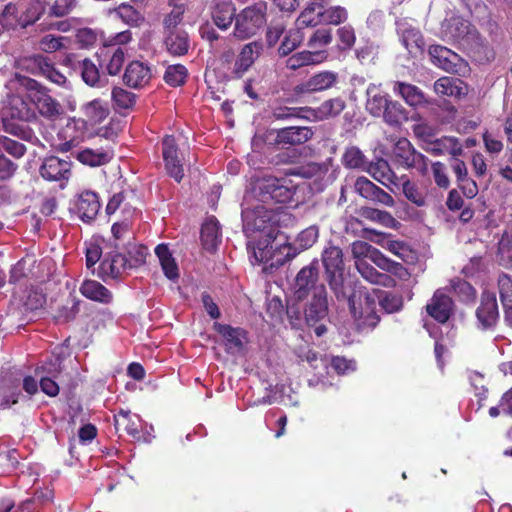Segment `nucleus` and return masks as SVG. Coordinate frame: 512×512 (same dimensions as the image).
Instances as JSON below:
<instances>
[{
  "label": "nucleus",
  "instance_id": "obj_1",
  "mask_svg": "<svg viewBox=\"0 0 512 512\" xmlns=\"http://www.w3.org/2000/svg\"><path fill=\"white\" fill-rule=\"evenodd\" d=\"M322 263L325 268L327 282L338 300L348 301L350 311L354 317H361L362 312L358 311L355 305V295L348 296L344 286V263L342 250L329 244L322 252Z\"/></svg>",
  "mask_w": 512,
  "mask_h": 512
},
{
  "label": "nucleus",
  "instance_id": "obj_2",
  "mask_svg": "<svg viewBox=\"0 0 512 512\" xmlns=\"http://www.w3.org/2000/svg\"><path fill=\"white\" fill-rule=\"evenodd\" d=\"M440 35L447 42H455L463 48L479 53L483 51L487 42L471 23L461 17L453 16L445 19L441 24Z\"/></svg>",
  "mask_w": 512,
  "mask_h": 512
},
{
  "label": "nucleus",
  "instance_id": "obj_3",
  "mask_svg": "<svg viewBox=\"0 0 512 512\" xmlns=\"http://www.w3.org/2000/svg\"><path fill=\"white\" fill-rule=\"evenodd\" d=\"M251 197L252 195L246 194L242 204L244 232L247 235L255 232H266L269 237H272L274 230L271 228V223L276 221V214L260 202L250 204Z\"/></svg>",
  "mask_w": 512,
  "mask_h": 512
},
{
  "label": "nucleus",
  "instance_id": "obj_4",
  "mask_svg": "<svg viewBox=\"0 0 512 512\" xmlns=\"http://www.w3.org/2000/svg\"><path fill=\"white\" fill-rule=\"evenodd\" d=\"M19 82L26 89L28 100L42 117L55 121L62 115L61 104L48 93L44 86L27 77H19Z\"/></svg>",
  "mask_w": 512,
  "mask_h": 512
},
{
  "label": "nucleus",
  "instance_id": "obj_5",
  "mask_svg": "<svg viewBox=\"0 0 512 512\" xmlns=\"http://www.w3.org/2000/svg\"><path fill=\"white\" fill-rule=\"evenodd\" d=\"M266 4L256 3L246 7L235 17L234 36L240 40L250 38L265 25Z\"/></svg>",
  "mask_w": 512,
  "mask_h": 512
},
{
  "label": "nucleus",
  "instance_id": "obj_6",
  "mask_svg": "<svg viewBox=\"0 0 512 512\" xmlns=\"http://www.w3.org/2000/svg\"><path fill=\"white\" fill-rule=\"evenodd\" d=\"M392 159L405 169H415L422 175L428 172L429 159L418 152L407 138H399L394 143Z\"/></svg>",
  "mask_w": 512,
  "mask_h": 512
},
{
  "label": "nucleus",
  "instance_id": "obj_7",
  "mask_svg": "<svg viewBox=\"0 0 512 512\" xmlns=\"http://www.w3.org/2000/svg\"><path fill=\"white\" fill-rule=\"evenodd\" d=\"M258 189L262 204L269 200L284 203L292 197L290 188L283 184L281 179L273 176H265L258 183Z\"/></svg>",
  "mask_w": 512,
  "mask_h": 512
},
{
  "label": "nucleus",
  "instance_id": "obj_8",
  "mask_svg": "<svg viewBox=\"0 0 512 512\" xmlns=\"http://www.w3.org/2000/svg\"><path fill=\"white\" fill-rule=\"evenodd\" d=\"M328 315L327 291L323 284L314 288L312 299L305 309V319L308 325L314 326Z\"/></svg>",
  "mask_w": 512,
  "mask_h": 512
},
{
  "label": "nucleus",
  "instance_id": "obj_9",
  "mask_svg": "<svg viewBox=\"0 0 512 512\" xmlns=\"http://www.w3.org/2000/svg\"><path fill=\"white\" fill-rule=\"evenodd\" d=\"M162 154L167 174L180 182L184 177L182 163L178 157V148L173 136L167 135L162 141Z\"/></svg>",
  "mask_w": 512,
  "mask_h": 512
},
{
  "label": "nucleus",
  "instance_id": "obj_10",
  "mask_svg": "<svg viewBox=\"0 0 512 512\" xmlns=\"http://www.w3.org/2000/svg\"><path fill=\"white\" fill-rule=\"evenodd\" d=\"M70 171L71 163L55 156L45 158L39 168L41 177L51 182L67 181L70 177Z\"/></svg>",
  "mask_w": 512,
  "mask_h": 512
},
{
  "label": "nucleus",
  "instance_id": "obj_11",
  "mask_svg": "<svg viewBox=\"0 0 512 512\" xmlns=\"http://www.w3.org/2000/svg\"><path fill=\"white\" fill-rule=\"evenodd\" d=\"M427 313L439 323H445L453 312V301L443 289H438L426 305Z\"/></svg>",
  "mask_w": 512,
  "mask_h": 512
},
{
  "label": "nucleus",
  "instance_id": "obj_12",
  "mask_svg": "<svg viewBox=\"0 0 512 512\" xmlns=\"http://www.w3.org/2000/svg\"><path fill=\"white\" fill-rule=\"evenodd\" d=\"M478 325L482 329L493 327L499 317L497 300L494 293L484 292L481 296V303L476 310Z\"/></svg>",
  "mask_w": 512,
  "mask_h": 512
},
{
  "label": "nucleus",
  "instance_id": "obj_13",
  "mask_svg": "<svg viewBox=\"0 0 512 512\" xmlns=\"http://www.w3.org/2000/svg\"><path fill=\"white\" fill-rule=\"evenodd\" d=\"M122 250H113L105 256L99 266V276L102 279L118 278L129 267L128 259L122 254Z\"/></svg>",
  "mask_w": 512,
  "mask_h": 512
},
{
  "label": "nucleus",
  "instance_id": "obj_14",
  "mask_svg": "<svg viewBox=\"0 0 512 512\" xmlns=\"http://www.w3.org/2000/svg\"><path fill=\"white\" fill-rule=\"evenodd\" d=\"M429 56L436 66L450 73L457 72L462 65V59L457 53L441 45H431Z\"/></svg>",
  "mask_w": 512,
  "mask_h": 512
},
{
  "label": "nucleus",
  "instance_id": "obj_15",
  "mask_svg": "<svg viewBox=\"0 0 512 512\" xmlns=\"http://www.w3.org/2000/svg\"><path fill=\"white\" fill-rule=\"evenodd\" d=\"M152 77L151 68L147 63L132 61L125 69L123 80L131 88H142L146 86Z\"/></svg>",
  "mask_w": 512,
  "mask_h": 512
},
{
  "label": "nucleus",
  "instance_id": "obj_16",
  "mask_svg": "<svg viewBox=\"0 0 512 512\" xmlns=\"http://www.w3.org/2000/svg\"><path fill=\"white\" fill-rule=\"evenodd\" d=\"M313 136L309 127L292 126L275 131L274 143L277 145H299L305 143Z\"/></svg>",
  "mask_w": 512,
  "mask_h": 512
},
{
  "label": "nucleus",
  "instance_id": "obj_17",
  "mask_svg": "<svg viewBox=\"0 0 512 512\" xmlns=\"http://www.w3.org/2000/svg\"><path fill=\"white\" fill-rule=\"evenodd\" d=\"M261 50L262 45L255 41L244 45L233 64L232 75L241 78L259 57Z\"/></svg>",
  "mask_w": 512,
  "mask_h": 512
},
{
  "label": "nucleus",
  "instance_id": "obj_18",
  "mask_svg": "<svg viewBox=\"0 0 512 512\" xmlns=\"http://www.w3.org/2000/svg\"><path fill=\"white\" fill-rule=\"evenodd\" d=\"M339 75L334 71L324 70L313 74L300 85L303 93H313L328 90L338 83Z\"/></svg>",
  "mask_w": 512,
  "mask_h": 512
},
{
  "label": "nucleus",
  "instance_id": "obj_19",
  "mask_svg": "<svg viewBox=\"0 0 512 512\" xmlns=\"http://www.w3.org/2000/svg\"><path fill=\"white\" fill-rule=\"evenodd\" d=\"M210 11L214 24L221 30H227L237 16L232 0H212Z\"/></svg>",
  "mask_w": 512,
  "mask_h": 512
},
{
  "label": "nucleus",
  "instance_id": "obj_20",
  "mask_svg": "<svg viewBox=\"0 0 512 512\" xmlns=\"http://www.w3.org/2000/svg\"><path fill=\"white\" fill-rule=\"evenodd\" d=\"M27 96L11 95L8 99L6 107L7 114L20 121L30 122L36 120L37 114L35 109L31 106V102L27 101Z\"/></svg>",
  "mask_w": 512,
  "mask_h": 512
},
{
  "label": "nucleus",
  "instance_id": "obj_21",
  "mask_svg": "<svg viewBox=\"0 0 512 512\" xmlns=\"http://www.w3.org/2000/svg\"><path fill=\"white\" fill-rule=\"evenodd\" d=\"M318 280V269L314 264L303 267L297 274L295 280V296L298 300L306 298L309 292L318 287L316 282Z\"/></svg>",
  "mask_w": 512,
  "mask_h": 512
},
{
  "label": "nucleus",
  "instance_id": "obj_22",
  "mask_svg": "<svg viewBox=\"0 0 512 512\" xmlns=\"http://www.w3.org/2000/svg\"><path fill=\"white\" fill-rule=\"evenodd\" d=\"M424 149L428 153L435 156H440L448 153L452 157H459L463 153V147L459 139L451 136H443L441 138L427 141V144L424 146Z\"/></svg>",
  "mask_w": 512,
  "mask_h": 512
},
{
  "label": "nucleus",
  "instance_id": "obj_23",
  "mask_svg": "<svg viewBox=\"0 0 512 512\" xmlns=\"http://www.w3.org/2000/svg\"><path fill=\"white\" fill-rule=\"evenodd\" d=\"M397 32L400 40L409 53H417L424 45L421 32L407 21L397 22Z\"/></svg>",
  "mask_w": 512,
  "mask_h": 512
},
{
  "label": "nucleus",
  "instance_id": "obj_24",
  "mask_svg": "<svg viewBox=\"0 0 512 512\" xmlns=\"http://www.w3.org/2000/svg\"><path fill=\"white\" fill-rule=\"evenodd\" d=\"M325 50L308 51L304 50L289 56L286 60V67L290 70H297L304 66L317 65L327 59Z\"/></svg>",
  "mask_w": 512,
  "mask_h": 512
},
{
  "label": "nucleus",
  "instance_id": "obj_25",
  "mask_svg": "<svg viewBox=\"0 0 512 512\" xmlns=\"http://www.w3.org/2000/svg\"><path fill=\"white\" fill-rule=\"evenodd\" d=\"M214 329L222 336L228 352L240 351L246 339L245 331L230 325L214 323Z\"/></svg>",
  "mask_w": 512,
  "mask_h": 512
},
{
  "label": "nucleus",
  "instance_id": "obj_26",
  "mask_svg": "<svg viewBox=\"0 0 512 512\" xmlns=\"http://www.w3.org/2000/svg\"><path fill=\"white\" fill-rule=\"evenodd\" d=\"M355 266L360 275L371 284L384 287H394L396 281L387 273L377 271L367 260L355 261Z\"/></svg>",
  "mask_w": 512,
  "mask_h": 512
},
{
  "label": "nucleus",
  "instance_id": "obj_27",
  "mask_svg": "<svg viewBox=\"0 0 512 512\" xmlns=\"http://www.w3.org/2000/svg\"><path fill=\"white\" fill-rule=\"evenodd\" d=\"M100 207L101 205L96 193L92 191H85L79 195L77 201V213L81 220L90 222L95 219Z\"/></svg>",
  "mask_w": 512,
  "mask_h": 512
},
{
  "label": "nucleus",
  "instance_id": "obj_28",
  "mask_svg": "<svg viewBox=\"0 0 512 512\" xmlns=\"http://www.w3.org/2000/svg\"><path fill=\"white\" fill-rule=\"evenodd\" d=\"M79 291L85 298L102 304H109L113 300L112 293L96 280L83 281Z\"/></svg>",
  "mask_w": 512,
  "mask_h": 512
},
{
  "label": "nucleus",
  "instance_id": "obj_29",
  "mask_svg": "<svg viewBox=\"0 0 512 512\" xmlns=\"http://www.w3.org/2000/svg\"><path fill=\"white\" fill-rule=\"evenodd\" d=\"M164 46L167 52L173 56L185 55L190 47L189 36L184 31H169L164 33Z\"/></svg>",
  "mask_w": 512,
  "mask_h": 512
},
{
  "label": "nucleus",
  "instance_id": "obj_30",
  "mask_svg": "<svg viewBox=\"0 0 512 512\" xmlns=\"http://www.w3.org/2000/svg\"><path fill=\"white\" fill-rule=\"evenodd\" d=\"M366 96V110L372 116L380 117L384 113L385 106L390 101L389 96L375 84H370L367 87Z\"/></svg>",
  "mask_w": 512,
  "mask_h": 512
},
{
  "label": "nucleus",
  "instance_id": "obj_31",
  "mask_svg": "<svg viewBox=\"0 0 512 512\" xmlns=\"http://www.w3.org/2000/svg\"><path fill=\"white\" fill-rule=\"evenodd\" d=\"M434 91L438 95L460 98L467 94L468 88L462 80L445 76L434 83Z\"/></svg>",
  "mask_w": 512,
  "mask_h": 512
},
{
  "label": "nucleus",
  "instance_id": "obj_32",
  "mask_svg": "<svg viewBox=\"0 0 512 512\" xmlns=\"http://www.w3.org/2000/svg\"><path fill=\"white\" fill-rule=\"evenodd\" d=\"M345 101L340 98H331L324 101L320 106L309 109L308 112L314 120L322 121L339 115L345 108Z\"/></svg>",
  "mask_w": 512,
  "mask_h": 512
},
{
  "label": "nucleus",
  "instance_id": "obj_33",
  "mask_svg": "<svg viewBox=\"0 0 512 512\" xmlns=\"http://www.w3.org/2000/svg\"><path fill=\"white\" fill-rule=\"evenodd\" d=\"M393 91L395 94L401 96L409 106L416 107L426 103L424 93L415 85L405 82H396Z\"/></svg>",
  "mask_w": 512,
  "mask_h": 512
},
{
  "label": "nucleus",
  "instance_id": "obj_34",
  "mask_svg": "<svg viewBox=\"0 0 512 512\" xmlns=\"http://www.w3.org/2000/svg\"><path fill=\"white\" fill-rule=\"evenodd\" d=\"M201 240L206 250H214L221 242L219 222L215 217H209L202 226Z\"/></svg>",
  "mask_w": 512,
  "mask_h": 512
},
{
  "label": "nucleus",
  "instance_id": "obj_35",
  "mask_svg": "<svg viewBox=\"0 0 512 512\" xmlns=\"http://www.w3.org/2000/svg\"><path fill=\"white\" fill-rule=\"evenodd\" d=\"M322 6L323 3L310 1L297 18L296 24L298 28L314 27L322 24Z\"/></svg>",
  "mask_w": 512,
  "mask_h": 512
},
{
  "label": "nucleus",
  "instance_id": "obj_36",
  "mask_svg": "<svg viewBox=\"0 0 512 512\" xmlns=\"http://www.w3.org/2000/svg\"><path fill=\"white\" fill-rule=\"evenodd\" d=\"M155 254L159 259L165 276L170 280H176L179 277L178 267L168 246L166 244H159L155 248Z\"/></svg>",
  "mask_w": 512,
  "mask_h": 512
},
{
  "label": "nucleus",
  "instance_id": "obj_37",
  "mask_svg": "<svg viewBox=\"0 0 512 512\" xmlns=\"http://www.w3.org/2000/svg\"><path fill=\"white\" fill-rule=\"evenodd\" d=\"M113 157L110 150H93L90 148L81 150L77 154V159L85 165L96 167L107 164Z\"/></svg>",
  "mask_w": 512,
  "mask_h": 512
},
{
  "label": "nucleus",
  "instance_id": "obj_38",
  "mask_svg": "<svg viewBox=\"0 0 512 512\" xmlns=\"http://www.w3.org/2000/svg\"><path fill=\"white\" fill-rule=\"evenodd\" d=\"M33 64L38 69V72L48 79L50 82L55 83L59 86H65L67 83V79L65 75H63L60 71L55 69L53 64L48 62L46 58L42 56L35 57L33 60Z\"/></svg>",
  "mask_w": 512,
  "mask_h": 512
},
{
  "label": "nucleus",
  "instance_id": "obj_39",
  "mask_svg": "<svg viewBox=\"0 0 512 512\" xmlns=\"http://www.w3.org/2000/svg\"><path fill=\"white\" fill-rule=\"evenodd\" d=\"M83 81L91 87H103L107 84L106 78L100 76L97 66L90 60L84 59L80 63Z\"/></svg>",
  "mask_w": 512,
  "mask_h": 512
},
{
  "label": "nucleus",
  "instance_id": "obj_40",
  "mask_svg": "<svg viewBox=\"0 0 512 512\" xmlns=\"http://www.w3.org/2000/svg\"><path fill=\"white\" fill-rule=\"evenodd\" d=\"M111 245L115 250H122L133 240V233L128 223H114L112 228Z\"/></svg>",
  "mask_w": 512,
  "mask_h": 512
},
{
  "label": "nucleus",
  "instance_id": "obj_41",
  "mask_svg": "<svg viewBox=\"0 0 512 512\" xmlns=\"http://www.w3.org/2000/svg\"><path fill=\"white\" fill-rule=\"evenodd\" d=\"M83 112L91 124H99L108 116L109 108L107 103L95 99L83 106Z\"/></svg>",
  "mask_w": 512,
  "mask_h": 512
},
{
  "label": "nucleus",
  "instance_id": "obj_42",
  "mask_svg": "<svg viewBox=\"0 0 512 512\" xmlns=\"http://www.w3.org/2000/svg\"><path fill=\"white\" fill-rule=\"evenodd\" d=\"M364 171L368 172L376 181L382 184H385L386 181H390L393 176L388 161L383 158H379L375 162H367Z\"/></svg>",
  "mask_w": 512,
  "mask_h": 512
},
{
  "label": "nucleus",
  "instance_id": "obj_43",
  "mask_svg": "<svg viewBox=\"0 0 512 512\" xmlns=\"http://www.w3.org/2000/svg\"><path fill=\"white\" fill-rule=\"evenodd\" d=\"M369 260L373 262L377 267L388 273H392L400 277L403 275V273H406V270L402 264L390 260L376 248L374 251H372Z\"/></svg>",
  "mask_w": 512,
  "mask_h": 512
},
{
  "label": "nucleus",
  "instance_id": "obj_44",
  "mask_svg": "<svg viewBox=\"0 0 512 512\" xmlns=\"http://www.w3.org/2000/svg\"><path fill=\"white\" fill-rule=\"evenodd\" d=\"M368 233L374 234L376 238L370 237V240L376 242L381 245L383 248L387 249L391 253L395 254L399 258L403 259L407 253V249L402 242L395 240H388L386 235L375 230H366Z\"/></svg>",
  "mask_w": 512,
  "mask_h": 512
},
{
  "label": "nucleus",
  "instance_id": "obj_45",
  "mask_svg": "<svg viewBox=\"0 0 512 512\" xmlns=\"http://www.w3.org/2000/svg\"><path fill=\"white\" fill-rule=\"evenodd\" d=\"M367 162L363 152L356 146L348 147L342 156L343 165L350 169L364 170Z\"/></svg>",
  "mask_w": 512,
  "mask_h": 512
},
{
  "label": "nucleus",
  "instance_id": "obj_46",
  "mask_svg": "<svg viewBox=\"0 0 512 512\" xmlns=\"http://www.w3.org/2000/svg\"><path fill=\"white\" fill-rule=\"evenodd\" d=\"M380 117H383L384 121L391 126L399 125L407 119L403 106L392 100L385 106L384 113Z\"/></svg>",
  "mask_w": 512,
  "mask_h": 512
},
{
  "label": "nucleus",
  "instance_id": "obj_47",
  "mask_svg": "<svg viewBox=\"0 0 512 512\" xmlns=\"http://www.w3.org/2000/svg\"><path fill=\"white\" fill-rule=\"evenodd\" d=\"M22 15L17 5L8 3L0 16V23L4 29L21 28Z\"/></svg>",
  "mask_w": 512,
  "mask_h": 512
},
{
  "label": "nucleus",
  "instance_id": "obj_48",
  "mask_svg": "<svg viewBox=\"0 0 512 512\" xmlns=\"http://www.w3.org/2000/svg\"><path fill=\"white\" fill-rule=\"evenodd\" d=\"M45 12L44 4L39 0H31L25 10L21 11L22 22L21 28L35 23Z\"/></svg>",
  "mask_w": 512,
  "mask_h": 512
},
{
  "label": "nucleus",
  "instance_id": "obj_49",
  "mask_svg": "<svg viewBox=\"0 0 512 512\" xmlns=\"http://www.w3.org/2000/svg\"><path fill=\"white\" fill-rule=\"evenodd\" d=\"M361 215L365 219L379 223L389 228H394L398 224L396 219L389 212L378 210L375 208H363L361 211Z\"/></svg>",
  "mask_w": 512,
  "mask_h": 512
},
{
  "label": "nucleus",
  "instance_id": "obj_50",
  "mask_svg": "<svg viewBox=\"0 0 512 512\" xmlns=\"http://www.w3.org/2000/svg\"><path fill=\"white\" fill-rule=\"evenodd\" d=\"M122 251H126L129 255V258L127 259L130 268L137 267L145 263L146 256L148 254L147 247L136 244L132 241L130 244H127Z\"/></svg>",
  "mask_w": 512,
  "mask_h": 512
},
{
  "label": "nucleus",
  "instance_id": "obj_51",
  "mask_svg": "<svg viewBox=\"0 0 512 512\" xmlns=\"http://www.w3.org/2000/svg\"><path fill=\"white\" fill-rule=\"evenodd\" d=\"M184 12V4L174 5L171 12L163 19L164 33H168L169 31H184L183 29L178 28V25L183 20Z\"/></svg>",
  "mask_w": 512,
  "mask_h": 512
},
{
  "label": "nucleus",
  "instance_id": "obj_52",
  "mask_svg": "<svg viewBox=\"0 0 512 512\" xmlns=\"http://www.w3.org/2000/svg\"><path fill=\"white\" fill-rule=\"evenodd\" d=\"M116 14L128 25L139 26L143 21V15L129 4H121L116 10Z\"/></svg>",
  "mask_w": 512,
  "mask_h": 512
},
{
  "label": "nucleus",
  "instance_id": "obj_53",
  "mask_svg": "<svg viewBox=\"0 0 512 512\" xmlns=\"http://www.w3.org/2000/svg\"><path fill=\"white\" fill-rule=\"evenodd\" d=\"M187 69L184 65L181 64H175L170 65L167 67L165 74H164V80L167 84L177 87L182 84H184L186 78H187Z\"/></svg>",
  "mask_w": 512,
  "mask_h": 512
},
{
  "label": "nucleus",
  "instance_id": "obj_54",
  "mask_svg": "<svg viewBox=\"0 0 512 512\" xmlns=\"http://www.w3.org/2000/svg\"><path fill=\"white\" fill-rule=\"evenodd\" d=\"M322 24L338 25L347 19V11L341 6H331L325 8L322 6Z\"/></svg>",
  "mask_w": 512,
  "mask_h": 512
},
{
  "label": "nucleus",
  "instance_id": "obj_55",
  "mask_svg": "<svg viewBox=\"0 0 512 512\" xmlns=\"http://www.w3.org/2000/svg\"><path fill=\"white\" fill-rule=\"evenodd\" d=\"M0 149L16 159H20L26 153V146L6 136L0 137Z\"/></svg>",
  "mask_w": 512,
  "mask_h": 512
},
{
  "label": "nucleus",
  "instance_id": "obj_56",
  "mask_svg": "<svg viewBox=\"0 0 512 512\" xmlns=\"http://www.w3.org/2000/svg\"><path fill=\"white\" fill-rule=\"evenodd\" d=\"M319 237V228L312 225L299 233L296 244L302 250L312 247Z\"/></svg>",
  "mask_w": 512,
  "mask_h": 512
},
{
  "label": "nucleus",
  "instance_id": "obj_57",
  "mask_svg": "<svg viewBox=\"0 0 512 512\" xmlns=\"http://www.w3.org/2000/svg\"><path fill=\"white\" fill-rule=\"evenodd\" d=\"M112 100L120 109H129L135 102V95L123 88L115 87L112 90Z\"/></svg>",
  "mask_w": 512,
  "mask_h": 512
},
{
  "label": "nucleus",
  "instance_id": "obj_58",
  "mask_svg": "<svg viewBox=\"0 0 512 512\" xmlns=\"http://www.w3.org/2000/svg\"><path fill=\"white\" fill-rule=\"evenodd\" d=\"M78 0H55L50 7L48 16L64 17L69 15L77 6Z\"/></svg>",
  "mask_w": 512,
  "mask_h": 512
},
{
  "label": "nucleus",
  "instance_id": "obj_59",
  "mask_svg": "<svg viewBox=\"0 0 512 512\" xmlns=\"http://www.w3.org/2000/svg\"><path fill=\"white\" fill-rule=\"evenodd\" d=\"M332 41V34L330 29L316 30L308 41V46L314 51L321 50V48L329 45Z\"/></svg>",
  "mask_w": 512,
  "mask_h": 512
},
{
  "label": "nucleus",
  "instance_id": "obj_60",
  "mask_svg": "<svg viewBox=\"0 0 512 512\" xmlns=\"http://www.w3.org/2000/svg\"><path fill=\"white\" fill-rule=\"evenodd\" d=\"M380 306L387 313H394L399 311L403 306V299L400 295H396L390 292H385L380 298Z\"/></svg>",
  "mask_w": 512,
  "mask_h": 512
},
{
  "label": "nucleus",
  "instance_id": "obj_61",
  "mask_svg": "<svg viewBox=\"0 0 512 512\" xmlns=\"http://www.w3.org/2000/svg\"><path fill=\"white\" fill-rule=\"evenodd\" d=\"M64 40V37L47 34L39 40L38 46L44 52L53 53L63 47Z\"/></svg>",
  "mask_w": 512,
  "mask_h": 512
},
{
  "label": "nucleus",
  "instance_id": "obj_62",
  "mask_svg": "<svg viewBox=\"0 0 512 512\" xmlns=\"http://www.w3.org/2000/svg\"><path fill=\"white\" fill-rule=\"evenodd\" d=\"M375 248L364 241H355L351 245V252L355 261L370 259Z\"/></svg>",
  "mask_w": 512,
  "mask_h": 512
},
{
  "label": "nucleus",
  "instance_id": "obj_63",
  "mask_svg": "<svg viewBox=\"0 0 512 512\" xmlns=\"http://www.w3.org/2000/svg\"><path fill=\"white\" fill-rule=\"evenodd\" d=\"M354 186L357 193L369 200H372L378 187L366 177L357 178Z\"/></svg>",
  "mask_w": 512,
  "mask_h": 512
},
{
  "label": "nucleus",
  "instance_id": "obj_64",
  "mask_svg": "<svg viewBox=\"0 0 512 512\" xmlns=\"http://www.w3.org/2000/svg\"><path fill=\"white\" fill-rule=\"evenodd\" d=\"M500 298L503 305H512V280L507 275H502L498 281Z\"/></svg>",
  "mask_w": 512,
  "mask_h": 512
}]
</instances>
